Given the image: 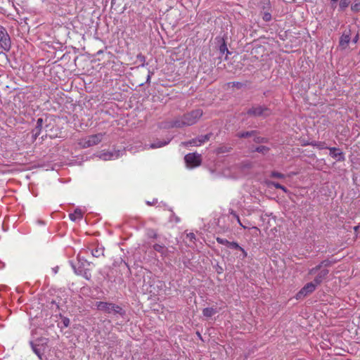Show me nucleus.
<instances>
[{
    "instance_id": "f257e3e1",
    "label": "nucleus",
    "mask_w": 360,
    "mask_h": 360,
    "mask_svg": "<svg viewBox=\"0 0 360 360\" xmlns=\"http://www.w3.org/2000/svg\"><path fill=\"white\" fill-rule=\"evenodd\" d=\"M203 111L201 109L193 110L176 118L171 124L172 127L182 128L186 126L195 124L202 116Z\"/></svg>"
},
{
    "instance_id": "f03ea898",
    "label": "nucleus",
    "mask_w": 360,
    "mask_h": 360,
    "mask_svg": "<svg viewBox=\"0 0 360 360\" xmlns=\"http://www.w3.org/2000/svg\"><path fill=\"white\" fill-rule=\"evenodd\" d=\"M96 305L98 310L103 311L107 314H112L114 315L119 314L122 317L126 314L125 310H124L120 306L114 303L97 302Z\"/></svg>"
},
{
    "instance_id": "7ed1b4c3",
    "label": "nucleus",
    "mask_w": 360,
    "mask_h": 360,
    "mask_svg": "<svg viewBox=\"0 0 360 360\" xmlns=\"http://www.w3.org/2000/svg\"><path fill=\"white\" fill-rule=\"evenodd\" d=\"M103 134L98 133L86 136L79 141V145L82 148H89L100 143L103 139Z\"/></svg>"
},
{
    "instance_id": "20e7f679",
    "label": "nucleus",
    "mask_w": 360,
    "mask_h": 360,
    "mask_svg": "<svg viewBox=\"0 0 360 360\" xmlns=\"http://www.w3.org/2000/svg\"><path fill=\"white\" fill-rule=\"evenodd\" d=\"M247 115L252 117H266L271 115V110L265 105H257L249 108L247 111Z\"/></svg>"
},
{
    "instance_id": "39448f33",
    "label": "nucleus",
    "mask_w": 360,
    "mask_h": 360,
    "mask_svg": "<svg viewBox=\"0 0 360 360\" xmlns=\"http://www.w3.org/2000/svg\"><path fill=\"white\" fill-rule=\"evenodd\" d=\"M184 160L187 167H196L201 165L202 156L198 153H190L185 155Z\"/></svg>"
},
{
    "instance_id": "423d86ee",
    "label": "nucleus",
    "mask_w": 360,
    "mask_h": 360,
    "mask_svg": "<svg viewBox=\"0 0 360 360\" xmlns=\"http://www.w3.org/2000/svg\"><path fill=\"white\" fill-rule=\"evenodd\" d=\"M0 46L6 51H8L11 46L10 37L6 29L0 25Z\"/></svg>"
},
{
    "instance_id": "0eeeda50",
    "label": "nucleus",
    "mask_w": 360,
    "mask_h": 360,
    "mask_svg": "<svg viewBox=\"0 0 360 360\" xmlns=\"http://www.w3.org/2000/svg\"><path fill=\"white\" fill-rule=\"evenodd\" d=\"M316 285L313 282L307 283L301 290L296 294V299L301 300L304 297L308 296L311 294L316 288Z\"/></svg>"
},
{
    "instance_id": "6e6552de",
    "label": "nucleus",
    "mask_w": 360,
    "mask_h": 360,
    "mask_svg": "<svg viewBox=\"0 0 360 360\" xmlns=\"http://www.w3.org/2000/svg\"><path fill=\"white\" fill-rule=\"evenodd\" d=\"M329 155L337 162H344L345 160V153L340 148L336 147H329Z\"/></svg>"
},
{
    "instance_id": "1a4fd4ad",
    "label": "nucleus",
    "mask_w": 360,
    "mask_h": 360,
    "mask_svg": "<svg viewBox=\"0 0 360 360\" xmlns=\"http://www.w3.org/2000/svg\"><path fill=\"white\" fill-rule=\"evenodd\" d=\"M122 153L120 150L103 151L98 157L103 160H111L118 158Z\"/></svg>"
},
{
    "instance_id": "9d476101",
    "label": "nucleus",
    "mask_w": 360,
    "mask_h": 360,
    "mask_svg": "<svg viewBox=\"0 0 360 360\" xmlns=\"http://www.w3.org/2000/svg\"><path fill=\"white\" fill-rule=\"evenodd\" d=\"M351 40V30L348 32L345 31L339 40V46L342 49H345Z\"/></svg>"
},
{
    "instance_id": "9b49d317",
    "label": "nucleus",
    "mask_w": 360,
    "mask_h": 360,
    "mask_svg": "<svg viewBox=\"0 0 360 360\" xmlns=\"http://www.w3.org/2000/svg\"><path fill=\"white\" fill-rule=\"evenodd\" d=\"M44 120L39 117L37 120L35 127L32 130V137L33 140H36L37 138L41 134Z\"/></svg>"
},
{
    "instance_id": "f8f14e48",
    "label": "nucleus",
    "mask_w": 360,
    "mask_h": 360,
    "mask_svg": "<svg viewBox=\"0 0 360 360\" xmlns=\"http://www.w3.org/2000/svg\"><path fill=\"white\" fill-rule=\"evenodd\" d=\"M335 261H330L329 259H326L322 261L319 265L311 269L309 271V274L313 275L315 274L317 271H319L322 267H328L330 266L333 264H334Z\"/></svg>"
},
{
    "instance_id": "ddd939ff",
    "label": "nucleus",
    "mask_w": 360,
    "mask_h": 360,
    "mask_svg": "<svg viewBox=\"0 0 360 360\" xmlns=\"http://www.w3.org/2000/svg\"><path fill=\"white\" fill-rule=\"evenodd\" d=\"M329 273V271L326 269H320L319 274L316 275V276L314 278L313 282L316 285H320L324 279L327 277L328 274Z\"/></svg>"
},
{
    "instance_id": "4468645a",
    "label": "nucleus",
    "mask_w": 360,
    "mask_h": 360,
    "mask_svg": "<svg viewBox=\"0 0 360 360\" xmlns=\"http://www.w3.org/2000/svg\"><path fill=\"white\" fill-rule=\"evenodd\" d=\"M217 40H218L219 42V51L221 55L226 53L227 55L231 54V52L229 51L226 41L224 38H216Z\"/></svg>"
},
{
    "instance_id": "2eb2a0df",
    "label": "nucleus",
    "mask_w": 360,
    "mask_h": 360,
    "mask_svg": "<svg viewBox=\"0 0 360 360\" xmlns=\"http://www.w3.org/2000/svg\"><path fill=\"white\" fill-rule=\"evenodd\" d=\"M258 7L261 10V13L271 11V4L270 0H260Z\"/></svg>"
},
{
    "instance_id": "dca6fc26",
    "label": "nucleus",
    "mask_w": 360,
    "mask_h": 360,
    "mask_svg": "<svg viewBox=\"0 0 360 360\" xmlns=\"http://www.w3.org/2000/svg\"><path fill=\"white\" fill-rule=\"evenodd\" d=\"M181 144L185 147H188L190 146H200L202 145V143L200 139V136H198V137L192 139L188 141L182 142Z\"/></svg>"
},
{
    "instance_id": "f3484780",
    "label": "nucleus",
    "mask_w": 360,
    "mask_h": 360,
    "mask_svg": "<svg viewBox=\"0 0 360 360\" xmlns=\"http://www.w3.org/2000/svg\"><path fill=\"white\" fill-rule=\"evenodd\" d=\"M302 146H312L314 147H316L319 150L322 149H328V146H327L326 142L324 141H314L309 143H303Z\"/></svg>"
},
{
    "instance_id": "a211bd4d",
    "label": "nucleus",
    "mask_w": 360,
    "mask_h": 360,
    "mask_svg": "<svg viewBox=\"0 0 360 360\" xmlns=\"http://www.w3.org/2000/svg\"><path fill=\"white\" fill-rule=\"evenodd\" d=\"M31 345L34 352L39 356L40 359H42L44 350L43 345H34L33 342H31Z\"/></svg>"
},
{
    "instance_id": "6ab92c4d",
    "label": "nucleus",
    "mask_w": 360,
    "mask_h": 360,
    "mask_svg": "<svg viewBox=\"0 0 360 360\" xmlns=\"http://www.w3.org/2000/svg\"><path fill=\"white\" fill-rule=\"evenodd\" d=\"M232 149L233 148L230 146L221 145L215 149L214 153L217 155L221 153H230L232 150Z\"/></svg>"
},
{
    "instance_id": "aec40b11",
    "label": "nucleus",
    "mask_w": 360,
    "mask_h": 360,
    "mask_svg": "<svg viewBox=\"0 0 360 360\" xmlns=\"http://www.w3.org/2000/svg\"><path fill=\"white\" fill-rule=\"evenodd\" d=\"M69 217L72 221H76L77 219H82L83 218V212L79 208H76L74 213L69 214Z\"/></svg>"
},
{
    "instance_id": "412c9836",
    "label": "nucleus",
    "mask_w": 360,
    "mask_h": 360,
    "mask_svg": "<svg viewBox=\"0 0 360 360\" xmlns=\"http://www.w3.org/2000/svg\"><path fill=\"white\" fill-rule=\"evenodd\" d=\"M170 141H171V139H167V140H163V141H158L155 143H151L149 146V148H158L163 147V146L167 145L170 142Z\"/></svg>"
},
{
    "instance_id": "4be33fe9",
    "label": "nucleus",
    "mask_w": 360,
    "mask_h": 360,
    "mask_svg": "<svg viewBox=\"0 0 360 360\" xmlns=\"http://www.w3.org/2000/svg\"><path fill=\"white\" fill-rule=\"evenodd\" d=\"M153 249L156 251L160 252L162 256H166L167 255L168 250L167 248L160 244H155L153 245Z\"/></svg>"
},
{
    "instance_id": "5701e85b",
    "label": "nucleus",
    "mask_w": 360,
    "mask_h": 360,
    "mask_svg": "<svg viewBox=\"0 0 360 360\" xmlns=\"http://www.w3.org/2000/svg\"><path fill=\"white\" fill-rule=\"evenodd\" d=\"M91 255L95 257H100L104 256V248L103 247H96V248L91 250Z\"/></svg>"
},
{
    "instance_id": "b1692460",
    "label": "nucleus",
    "mask_w": 360,
    "mask_h": 360,
    "mask_svg": "<svg viewBox=\"0 0 360 360\" xmlns=\"http://www.w3.org/2000/svg\"><path fill=\"white\" fill-rule=\"evenodd\" d=\"M257 134V131L252 130V131H250L239 132V133H238L237 136L238 138L243 139V138H248V137L252 136Z\"/></svg>"
},
{
    "instance_id": "393cba45",
    "label": "nucleus",
    "mask_w": 360,
    "mask_h": 360,
    "mask_svg": "<svg viewBox=\"0 0 360 360\" xmlns=\"http://www.w3.org/2000/svg\"><path fill=\"white\" fill-rule=\"evenodd\" d=\"M216 313L217 310L212 307H207L202 310V314L206 317H212Z\"/></svg>"
},
{
    "instance_id": "a878e982",
    "label": "nucleus",
    "mask_w": 360,
    "mask_h": 360,
    "mask_svg": "<svg viewBox=\"0 0 360 360\" xmlns=\"http://www.w3.org/2000/svg\"><path fill=\"white\" fill-rule=\"evenodd\" d=\"M351 0H340L338 10L340 11H345L350 4Z\"/></svg>"
},
{
    "instance_id": "bb28decb",
    "label": "nucleus",
    "mask_w": 360,
    "mask_h": 360,
    "mask_svg": "<svg viewBox=\"0 0 360 360\" xmlns=\"http://www.w3.org/2000/svg\"><path fill=\"white\" fill-rule=\"evenodd\" d=\"M136 59L139 62H141V65H139V67H145L148 65L147 63H146V56L143 55L141 53H139L136 56Z\"/></svg>"
},
{
    "instance_id": "cd10ccee",
    "label": "nucleus",
    "mask_w": 360,
    "mask_h": 360,
    "mask_svg": "<svg viewBox=\"0 0 360 360\" xmlns=\"http://www.w3.org/2000/svg\"><path fill=\"white\" fill-rule=\"evenodd\" d=\"M269 148L265 146H259L255 148V151L266 154L269 152Z\"/></svg>"
},
{
    "instance_id": "c85d7f7f",
    "label": "nucleus",
    "mask_w": 360,
    "mask_h": 360,
    "mask_svg": "<svg viewBox=\"0 0 360 360\" xmlns=\"http://www.w3.org/2000/svg\"><path fill=\"white\" fill-rule=\"evenodd\" d=\"M261 15L262 17V19L265 22H269L272 19L271 11L262 12V13H261Z\"/></svg>"
},
{
    "instance_id": "c756f323",
    "label": "nucleus",
    "mask_w": 360,
    "mask_h": 360,
    "mask_svg": "<svg viewBox=\"0 0 360 360\" xmlns=\"http://www.w3.org/2000/svg\"><path fill=\"white\" fill-rule=\"evenodd\" d=\"M229 213L233 215V217L237 220L238 223L241 226L243 229H246L247 227L245 226L240 221L239 216L236 214V212L233 210H229Z\"/></svg>"
},
{
    "instance_id": "7c9ffc66",
    "label": "nucleus",
    "mask_w": 360,
    "mask_h": 360,
    "mask_svg": "<svg viewBox=\"0 0 360 360\" xmlns=\"http://www.w3.org/2000/svg\"><path fill=\"white\" fill-rule=\"evenodd\" d=\"M351 8L354 12H359L360 11V0H355L352 4Z\"/></svg>"
},
{
    "instance_id": "2f4dec72",
    "label": "nucleus",
    "mask_w": 360,
    "mask_h": 360,
    "mask_svg": "<svg viewBox=\"0 0 360 360\" xmlns=\"http://www.w3.org/2000/svg\"><path fill=\"white\" fill-rule=\"evenodd\" d=\"M353 186L356 188L357 192H354V194L352 195V198H357L360 196V184H356V181L353 182Z\"/></svg>"
},
{
    "instance_id": "473e14b6",
    "label": "nucleus",
    "mask_w": 360,
    "mask_h": 360,
    "mask_svg": "<svg viewBox=\"0 0 360 360\" xmlns=\"http://www.w3.org/2000/svg\"><path fill=\"white\" fill-rule=\"evenodd\" d=\"M254 141L257 143H267L268 139L262 136H255L254 138Z\"/></svg>"
},
{
    "instance_id": "72a5a7b5",
    "label": "nucleus",
    "mask_w": 360,
    "mask_h": 360,
    "mask_svg": "<svg viewBox=\"0 0 360 360\" xmlns=\"http://www.w3.org/2000/svg\"><path fill=\"white\" fill-rule=\"evenodd\" d=\"M272 178H278V179H284L285 175L278 172H272L270 175Z\"/></svg>"
},
{
    "instance_id": "f704fd0d",
    "label": "nucleus",
    "mask_w": 360,
    "mask_h": 360,
    "mask_svg": "<svg viewBox=\"0 0 360 360\" xmlns=\"http://www.w3.org/2000/svg\"><path fill=\"white\" fill-rule=\"evenodd\" d=\"M212 136V133H208L205 135H200V139L202 140V144H204L205 142L208 141Z\"/></svg>"
},
{
    "instance_id": "c9c22d12",
    "label": "nucleus",
    "mask_w": 360,
    "mask_h": 360,
    "mask_svg": "<svg viewBox=\"0 0 360 360\" xmlns=\"http://www.w3.org/2000/svg\"><path fill=\"white\" fill-rule=\"evenodd\" d=\"M212 136V133H208L205 135H200V139L202 140V144H204L205 142L208 141Z\"/></svg>"
},
{
    "instance_id": "e433bc0d",
    "label": "nucleus",
    "mask_w": 360,
    "mask_h": 360,
    "mask_svg": "<svg viewBox=\"0 0 360 360\" xmlns=\"http://www.w3.org/2000/svg\"><path fill=\"white\" fill-rule=\"evenodd\" d=\"M227 247L231 248V249L238 250L240 248V246L236 242H229V243Z\"/></svg>"
},
{
    "instance_id": "4c0bfd02",
    "label": "nucleus",
    "mask_w": 360,
    "mask_h": 360,
    "mask_svg": "<svg viewBox=\"0 0 360 360\" xmlns=\"http://www.w3.org/2000/svg\"><path fill=\"white\" fill-rule=\"evenodd\" d=\"M216 240L217 241L218 243L221 244V245H224L226 246H228V245L229 243V240H227L225 238H220V237H217L216 238Z\"/></svg>"
},
{
    "instance_id": "58836bf2",
    "label": "nucleus",
    "mask_w": 360,
    "mask_h": 360,
    "mask_svg": "<svg viewBox=\"0 0 360 360\" xmlns=\"http://www.w3.org/2000/svg\"><path fill=\"white\" fill-rule=\"evenodd\" d=\"M60 318L62 319V323L63 324V326L67 328L69 326L70 321L68 317L63 316L61 314L60 315Z\"/></svg>"
},
{
    "instance_id": "ea45409f",
    "label": "nucleus",
    "mask_w": 360,
    "mask_h": 360,
    "mask_svg": "<svg viewBox=\"0 0 360 360\" xmlns=\"http://www.w3.org/2000/svg\"><path fill=\"white\" fill-rule=\"evenodd\" d=\"M229 84H231L233 87H236L237 89H241L245 86L243 83L239 82H230Z\"/></svg>"
},
{
    "instance_id": "a19ab883",
    "label": "nucleus",
    "mask_w": 360,
    "mask_h": 360,
    "mask_svg": "<svg viewBox=\"0 0 360 360\" xmlns=\"http://www.w3.org/2000/svg\"><path fill=\"white\" fill-rule=\"evenodd\" d=\"M276 188L282 189L284 192H287V189L278 183L274 181H270Z\"/></svg>"
},
{
    "instance_id": "79ce46f5",
    "label": "nucleus",
    "mask_w": 360,
    "mask_h": 360,
    "mask_svg": "<svg viewBox=\"0 0 360 360\" xmlns=\"http://www.w3.org/2000/svg\"><path fill=\"white\" fill-rule=\"evenodd\" d=\"M186 238H188L191 242L194 243V240H195V235L193 233H190L187 234Z\"/></svg>"
},
{
    "instance_id": "37998d69",
    "label": "nucleus",
    "mask_w": 360,
    "mask_h": 360,
    "mask_svg": "<svg viewBox=\"0 0 360 360\" xmlns=\"http://www.w3.org/2000/svg\"><path fill=\"white\" fill-rule=\"evenodd\" d=\"M239 250L241 252V255L239 256L241 259H243L245 257H247L248 253H247V252L243 248L240 247Z\"/></svg>"
},
{
    "instance_id": "c03bdc74",
    "label": "nucleus",
    "mask_w": 360,
    "mask_h": 360,
    "mask_svg": "<svg viewBox=\"0 0 360 360\" xmlns=\"http://www.w3.org/2000/svg\"><path fill=\"white\" fill-rule=\"evenodd\" d=\"M158 199L157 198H154V199H153L152 201H149V200L146 201V204L148 205H150V206L155 205L158 203Z\"/></svg>"
},
{
    "instance_id": "a18cd8bd",
    "label": "nucleus",
    "mask_w": 360,
    "mask_h": 360,
    "mask_svg": "<svg viewBox=\"0 0 360 360\" xmlns=\"http://www.w3.org/2000/svg\"><path fill=\"white\" fill-rule=\"evenodd\" d=\"M330 5L331 8L334 11L338 6V3L336 1H332V0H330Z\"/></svg>"
},
{
    "instance_id": "49530a36",
    "label": "nucleus",
    "mask_w": 360,
    "mask_h": 360,
    "mask_svg": "<svg viewBox=\"0 0 360 360\" xmlns=\"http://www.w3.org/2000/svg\"><path fill=\"white\" fill-rule=\"evenodd\" d=\"M252 166V164L250 162H243V168H251Z\"/></svg>"
},
{
    "instance_id": "de8ad7c7",
    "label": "nucleus",
    "mask_w": 360,
    "mask_h": 360,
    "mask_svg": "<svg viewBox=\"0 0 360 360\" xmlns=\"http://www.w3.org/2000/svg\"><path fill=\"white\" fill-rule=\"evenodd\" d=\"M216 271H217L219 274H222V273H223V271H224V269H223L221 266H219V265H218V264H217V267H216Z\"/></svg>"
},
{
    "instance_id": "09e8293b",
    "label": "nucleus",
    "mask_w": 360,
    "mask_h": 360,
    "mask_svg": "<svg viewBox=\"0 0 360 360\" xmlns=\"http://www.w3.org/2000/svg\"><path fill=\"white\" fill-rule=\"evenodd\" d=\"M359 34L357 33L356 34V36L352 39V42L354 44H356L359 41Z\"/></svg>"
},
{
    "instance_id": "8fccbe9b",
    "label": "nucleus",
    "mask_w": 360,
    "mask_h": 360,
    "mask_svg": "<svg viewBox=\"0 0 360 360\" xmlns=\"http://www.w3.org/2000/svg\"><path fill=\"white\" fill-rule=\"evenodd\" d=\"M52 271L53 272L56 274L58 273V266H56L54 268L52 269Z\"/></svg>"
},
{
    "instance_id": "3c124183",
    "label": "nucleus",
    "mask_w": 360,
    "mask_h": 360,
    "mask_svg": "<svg viewBox=\"0 0 360 360\" xmlns=\"http://www.w3.org/2000/svg\"><path fill=\"white\" fill-rule=\"evenodd\" d=\"M150 79H151L150 75H148L146 82L149 84L150 82Z\"/></svg>"
},
{
    "instance_id": "603ef678",
    "label": "nucleus",
    "mask_w": 360,
    "mask_h": 360,
    "mask_svg": "<svg viewBox=\"0 0 360 360\" xmlns=\"http://www.w3.org/2000/svg\"><path fill=\"white\" fill-rule=\"evenodd\" d=\"M51 304H55L58 309L59 308V304L58 303H56V301H52Z\"/></svg>"
},
{
    "instance_id": "864d4df0",
    "label": "nucleus",
    "mask_w": 360,
    "mask_h": 360,
    "mask_svg": "<svg viewBox=\"0 0 360 360\" xmlns=\"http://www.w3.org/2000/svg\"><path fill=\"white\" fill-rule=\"evenodd\" d=\"M154 74V72L153 71H150V70H148V75H150V77H152V75Z\"/></svg>"
},
{
    "instance_id": "5fc2aeb1",
    "label": "nucleus",
    "mask_w": 360,
    "mask_h": 360,
    "mask_svg": "<svg viewBox=\"0 0 360 360\" xmlns=\"http://www.w3.org/2000/svg\"><path fill=\"white\" fill-rule=\"evenodd\" d=\"M103 53V51L102 50H100L97 52V54H100V53Z\"/></svg>"
},
{
    "instance_id": "6e6d98bb",
    "label": "nucleus",
    "mask_w": 360,
    "mask_h": 360,
    "mask_svg": "<svg viewBox=\"0 0 360 360\" xmlns=\"http://www.w3.org/2000/svg\"><path fill=\"white\" fill-rule=\"evenodd\" d=\"M340 0H332V1H336L337 3Z\"/></svg>"
},
{
    "instance_id": "4d7b16f0",
    "label": "nucleus",
    "mask_w": 360,
    "mask_h": 360,
    "mask_svg": "<svg viewBox=\"0 0 360 360\" xmlns=\"http://www.w3.org/2000/svg\"><path fill=\"white\" fill-rule=\"evenodd\" d=\"M197 334H198V336H199L200 338H201V337H200V333H198H198H197Z\"/></svg>"
}]
</instances>
